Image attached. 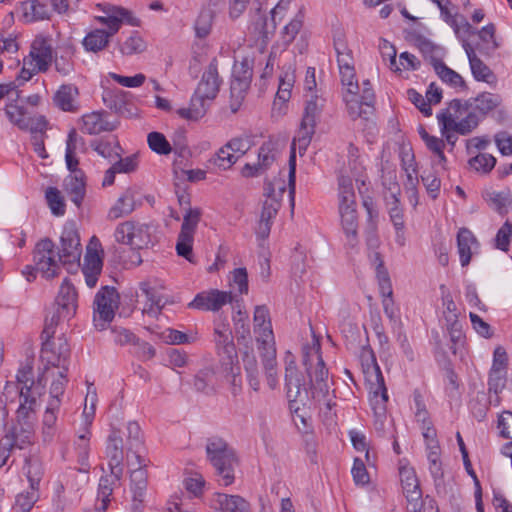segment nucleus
Returning a JSON list of instances; mask_svg holds the SVG:
<instances>
[{"mask_svg":"<svg viewBox=\"0 0 512 512\" xmlns=\"http://www.w3.org/2000/svg\"><path fill=\"white\" fill-rule=\"evenodd\" d=\"M207 459L215 469L218 481L228 486L234 482V466L237 457L233 448L221 437L212 436L207 439Z\"/></svg>","mask_w":512,"mask_h":512,"instance_id":"obj_1","label":"nucleus"},{"mask_svg":"<svg viewBox=\"0 0 512 512\" xmlns=\"http://www.w3.org/2000/svg\"><path fill=\"white\" fill-rule=\"evenodd\" d=\"M127 458L133 454L138 467L132 470L130 474L131 491L135 499L144 497L147 489V470L146 460L140 455L143 447V437L141 428L137 422L131 421L127 424Z\"/></svg>","mask_w":512,"mask_h":512,"instance_id":"obj_2","label":"nucleus"},{"mask_svg":"<svg viewBox=\"0 0 512 512\" xmlns=\"http://www.w3.org/2000/svg\"><path fill=\"white\" fill-rule=\"evenodd\" d=\"M365 355L369 356L372 364L365 371L369 385L370 404L376 418H385L388 393L384 377L371 348H364L362 357H365Z\"/></svg>","mask_w":512,"mask_h":512,"instance_id":"obj_3","label":"nucleus"},{"mask_svg":"<svg viewBox=\"0 0 512 512\" xmlns=\"http://www.w3.org/2000/svg\"><path fill=\"white\" fill-rule=\"evenodd\" d=\"M120 296L117 290L111 286L102 287L94 299V326L98 330H104L114 316L118 308Z\"/></svg>","mask_w":512,"mask_h":512,"instance_id":"obj_4","label":"nucleus"},{"mask_svg":"<svg viewBox=\"0 0 512 512\" xmlns=\"http://www.w3.org/2000/svg\"><path fill=\"white\" fill-rule=\"evenodd\" d=\"M285 386L290 409L297 411L298 402L305 404L309 399L308 391L305 387L303 375L298 371L295 358L291 352L286 353L285 357Z\"/></svg>","mask_w":512,"mask_h":512,"instance_id":"obj_5","label":"nucleus"},{"mask_svg":"<svg viewBox=\"0 0 512 512\" xmlns=\"http://www.w3.org/2000/svg\"><path fill=\"white\" fill-rule=\"evenodd\" d=\"M60 248L57 257L68 271L72 268L77 269L80 266V258L82 253L80 237L73 223L66 224L60 237Z\"/></svg>","mask_w":512,"mask_h":512,"instance_id":"obj_6","label":"nucleus"},{"mask_svg":"<svg viewBox=\"0 0 512 512\" xmlns=\"http://www.w3.org/2000/svg\"><path fill=\"white\" fill-rule=\"evenodd\" d=\"M150 229L147 224L125 221L117 226L115 238L118 243L129 245L135 250L148 248L153 245Z\"/></svg>","mask_w":512,"mask_h":512,"instance_id":"obj_7","label":"nucleus"},{"mask_svg":"<svg viewBox=\"0 0 512 512\" xmlns=\"http://www.w3.org/2000/svg\"><path fill=\"white\" fill-rule=\"evenodd\" d=\"M33 262L36 269L42 273L46 279H53L59 275L60 264L59 257H55V244L48 238L40 239L33 249Z\"/></svg>","mask_w":512,"mask_h":512,"instance_id":"obj_8","label":"nucleus"},{"mask_svg":"<svg viewBox=\"0 0 512 512\" xmlns=\"http://www.w3.org/2000/svg\"><path fill=\"white\" fill-rule=\"evenodd\" d=\"M320 343L316 341L312 347L304 346L302 349V364L309 377V386L327 382L329 371L320 352Z\"/></svg>","mask_w":512,"mask_h":512,"instance_id":"obj_9","label":"nucleus"},{"mask_svg":"<svg viewBox=\"0 0 512 512\" xmlns=\"http://www.w3.org/2000/svg\"><path fill=\"white\" fill-rule=\"evenodd\" d=\"M324 100L320 99L317 95H311V98L306 101L304 114L302 117L300 129L298 131L297 140L300 148H306L315 133L316 122L319 119Z\"/></svg>","mask_w":512,"mask_h":512,"instance_id":"obj_10","label":"nucleus"},{"mask_svg":"<svg viewBox=\"0 0 512 512\" xmlns=\"http://www.w3.org/2000/svg\"><path fill=\"white\" fill-rule=\"evenodd\" d=\"M71 350L67 339L61 336L57 339V343L51 340L42 342L41 359L46 362L44 371H47L50 366L64 369V366L69 368Z\"/></svg>","mask_w":512,"mask_h":512,"instance_id":"obj_11","label":"nucleus"},{"mask_svg":"<svg viewBox=\"0 0 512 512\" xmlns=\"http://www.w3.org/2000/svg\"><path fill=\"white\" fill-rule=\"evenodd\" d=\"M278 9H284L282 3H278L271 10V17H267L262 12L261 3H257L255 7L251 8L253 11L252 19H251V28L253 32L257 35L258 39H261L264 44H267L269 40L275 33L276 30V21L275 14Z\"/></svg>","mask_w":512,"mask_h":512,"instance_id":"obj_12","label":"nucleus"},{"mask_svg":"<svg viewBox=\"0 0 512 512\" xmlns=\"http://www.w3.org/2000/svg\"><path fill=\"white\" fill-rule=\"evenodd\" d=\"M253 77V60L244 57L241 61L235 60L232 69V79L230 84V94L241 99L250 88Z\"/></svg>","mask_w":512,"mask_h":512,"instance_id":"obj_13","label":"nucleus"},{"mask_svg":"<svg viewBox=\"0 0 512 512\" xmlns=\"http://www.w3.org/2000/svg\"><path fill=\"white\" fill-rule=\"evenodd\" d=\"M235 301L232 292L210 289L198 293L194 300L189 303V307L203 311H218L225 304Z\"/></svg>","mask_w":512,"mask_h":512,"instance_id":"obj_14","label":"nucleus"},{"mask_svg":"<svg viewBox=\"0 0 512 512\" xmlns=\"http://www.w3.org/2000/svg\"><path fill=\"white\" fill-rule=\"evenodd\" d=\"M221 84L222 79L218 73V60L213 58L202 74L195 90L196 94L203 95L209 100H214L219 93Z\"/></svg>","mask_w":512,"mask_h":512,"instance_id":"obj_15","label":"nucleus"},{"mask_svg":"<svg viewBox=\"0 0 512 512\" xmlns=\"http://www.w3.org/2000/svg\"><path fill=\"white\" fill-rule=\"evenodd\" d=\"M437 118L439 123L442 125L443 134H445V131L452 130L460 135H468L479 124V119L473 112L468 113V115L459 122L452 119V115L448 113V110H442L437 115Z\"/></svg>","mask_w":512,"mask_h":512,"instance_id":"obj_16","label":"nucleus"},{"mask_svg":"<svg viewBox=\"0 0 512 512\" xmlns=\"http://www.w3.org/2000/svg\"><path fill=\"white\" fill-rule=\"evenodd\" d=\"M106 111H96L86 114L82 117V131L89 135L100 134L101 132L114 131L118 125V121H109Z\"/></svg>","mask_w":512,"mask_h":512,"instance_id":"obj_17","label":"nucleus"},{"mask_svg":"<svg viewBox=\"0 0 512 512\" xmlns=\"http://www.w3.org/2000/svg\"><path fill=\"white\" fill-rule=\"evenodd\" d=\"M57 310H59L64 317H72L77 309V292L75 287L66 278L59 290L55 300Z\"/></svg>","mask_w":512,"mask_h":512,"instance_id":"obj_18","label":"nucleus"},{"mask_svg":"<svg viewBox=\"0 0 512 512\" xmlns=\"http://www.w3.org/2000/svg\"><path fill=\"white\" fill-rule=\"evenodd\" d=\"M127 427L125 430L112 428L106 441V457L110 460H124V454L127 453Z\"/></svg>","mask_w":512,"mask_h":512,"instance_id":"obj_19","label":"nucleus"},{"mask_svg":"<svg viewBox=\"0 0 512 512\" xmlns=\"http://www.w3.org/2000/svg\"><path fill=\"white\" fill-rule=\"evenodd\" d=\"M213 505L221 512H249L250 510L249 502L243 497L224 493L214 495Z\"/></svg>","mask_w":512,"mask_h":512,"instance_id":"obj_20","label":"nucleus"},{"mask_svg":"<svg viewBox=\"0 0 512 512\" xmlns=\"http://www.w3.org/2000/svg\"><path fill=\"white\" fill-rule=\"evenodd\" d=\"M234 308L236 313L233 315L234 332L239 343L248 344L251 341L249 317L243 310V300L236 299Z\"/></svg>","mask_w":512,"mask_h":512,"instance_id":"obj_21","label":"nucleus"},{"mask_svg":"<svg viewBox=\"0 0 512 512\" xmlns=\"http://www.w3.org/2000/svg\"><path fill=\"white\" fill-rule=\"evenodd\" d=\"M136 194V189L131 187L127 188L117 199L116 203L110 208L108 218L110 220H116L131 214L136 207Z\"/></svg>","mask_w":512,"mask_h":512,"instance_id":"obj_22","label":"nucleus"},{"mask_svg":"<svg viewBox=\"0 0 512 512\" xmlns=\"http://www.w3.org/2000/svg\"><path fill=\"white\" fill-rule=\"evenodd\" d=\"M479 246L474 234L468 228H461L457 233V248L460 257V262L463 267L468 266L471 257L472 249Z\"/></svg>","mask_w":512,"mask_h":512,"instance_id":"obj_23","label":"nucleus"},{"mask_svg":"<svg viewBox=\"0 0 512 512\" xmlns=\"http://www.w3.org/2000/svg\"><path fill=\"white\" fill-rule=\"evenodd\" d=\"M463 48L469 59L474 78L477 81L490 83V78H494L492 70L476 55L474 48L466 40H463Z\"/></svg>","mask_w":512,"mask_h":512,"instance_id":"obj_24","label":"nucleus"},{"mask_svg":"<svg viewBox=\"0 0 512 512\" xmlns=\"http://www.w3.org/2000/svg\"><path fill=\"white\" fill-rule=\"evenodd\" d=\"M64 190L70 195V200L79 208L85 197V173L77 171L76 174L68 175L64 180Z\"/></svg>","mask_w":512,"mask_h":512,"instance_id":"obj_25","label":"nucleus"},{"mask_svg":"<svg viewBox=\"0 0 512 512\" xmlns=\"http://www.w3.org/2000/svg\"><path fill=\"white\" fill-rule=\"evenodd\" d=\"M400 480L407 500H421L422 491L415 470L411 467L399 468Z\"/></svg>","mask_w":512,"mask_h":512,"instance_id":"obj_26","label":"nucleus"},{"mask_svg":"<svg viewBox=\"0 0 512 512\" xmlns=\"http://www.w3.org/2000/svg\"><path fill=\"white\" fill-rule=\"evenodd\" d=\"M254 330L260 334V341L274 340L269 309L266 305H258L254 310Z\"/></svg>","mask_w":512,"mask_h":512,"instance_id":"obj_27","label":"nucleus"},{"mask_svg":"<svg viewBox=\"0 0 512 512\" xmlns=\"http://www.w3.org/2000/svg\"><path fill=\"white\" fill-rule=\"evenodd\" d=\"M78 88L73 84H63L59 87L53 97L55 105L63 111L74 112L77 106L74 105V100L78 96Z\"/></svg>","mask_w":512,"mask_h":512,"instance_id":"obj_28","label":"nucleus"},{"mask_svg":"<svg viewBox=\"0 0 512 512\" xmlns=\"http://www.w3.org/2000/svg\"><path fill=\"white\" fill-rule=\"evenodd\" d=\"M352 98H345L349 116L352 120L363 119L372 124V117L374 116V105L364 103L362 99H358L356 94H351Z\"/></svg>","mask_w":512,"mask_h":512,"instance_id":"obj_29","label":"nucleus"},{"mask_svg":"<svg viewBox=\"0 0 512 512\" xmlns=\"http://www.w3.org/2000/svg\"><path fill=\"white\" fill-rule=\"evenodd\" d=\"M209 99L203 95L196 94L194 92L191 97L188 108H180L177 110V114L186 120L197 121L202 118L207 112L206 101Z\"/></svg>","mask_w":512,"mask_h":512,"instance_id":"obj_30","label":"nucleus"},{"mask_svg":"<svg viewBox=\"0 0 512 512\" xmlns=\"http://www.w3.org/2000/svg\"><path fill=\"white\" fill-rule=\"evenodd\" d=\"M217 355L224 372L235 377V375L238 374L240 370L235 344L228 345L227 347L217 348Z\"/></svg>","mask_w":512,"mask_h":512,"instance_id":"obj_31","label":"nucleus"},{"mask_svg":"<svg viewBox=\"0 0 512 512\" xmlns=\"http://www.w3.org/2000/svg\"><path fill=\"white\" fill-rule=\"evenodd\" d=\"M432 65L435 72L443 82H446L454 87H461L467 89V84L462 76L451 68L447 67L445 63L436 57H432Z\"/></svg>","mask_w":512,"mask_h":512,"instance_id":"obj_32","label":"nucleus"},{"mask_svg":"<svg viewBox=\"0 0 512 512\" xmlns=\"http://www.w3.org/2000/svg\"><path fill=\"white\" fill-rule=\"evenodd\" d=\"M343 230L347 237V244L354 248L357 245V213L356 209L339 211Z\"/></svg>","mask_w":512,"mask_h":512,"instance_id":"obj_33","label":"nucleus"},{"mask_svg":"<svg viewBox=\"0 0 512 512\" xmlns=\"http://www.w3.org/2000/svg\"><path fill=\"white\" fill-rule=\"evenodd\" d=\"M110 38L104 29H95L89 32L83 39L85 50L97 53L109 44Z\"/></svg>","mask_w":512,"mask_h":512,"instance_id":"obj_34","label":"nucleus"},{"mask_svg":"<svg viewBox=\"0 0 512 512\" xmlns=\"http://www.w3.org/2000/svg\"><path fill=\"white\" fill-rule=\"evenodd\" d=\"M388 189L391 193L392 199V202L390 203L391 207L389 209V215L395 229L401 231L404 229V220L402 210L399 207L400 202L397 198V194L400 193V188L396 182H390Z\"/></svg>","mask_w":512,"mask_h":512,"instance_id":"obj_35","label":"nucleus"},{"mask_svg":"<svg viewBox=\"0 0 512 512\" xmlns=\"http://www.w3.org/2000/svg\"><path fill=\"white\" fill-rule=\"evenodd\" d=\"M20 427H12L5 435L11 437V442L14 448L23 449L25 445L31 444L33 435L32 425H19Z\"/></svg>","mask_w":512,"mask_h":512,"instance_id":"obj_36","label":"nucleus"},{"mask_svg":"<svg viewBox=\"0 0 512 512\" xmlns=\"http://www.w3.org/2000/svg\"><path fill=\"white\" fill-rule=\"evenodd\" d=\"M214 16L215 10L211 8V3L200 11L195 22V32L198 38H205L210 33Z\"/></svg>","mask_w":512,"mask_h":512,"instance_id":"obj_37","label":"nucleus"},{"mask_svg":"<svg viewBox=\"0 0 512 512\" xmlns=\"http://www.w3.org/2000/svg\"><path fill=\"white\" fill-rule=\"evenodd\" d=\"M103 102L107 108L114 111L119 115H125L126 109V96L122 90L106 91L103 94Z\"/></svg>","mask_w":512,"mask_h":512,"instance_id":"obj_38","label":"nucleus"},{"mask_svg":"<svg viewBox=\"0 0 512 512\" xmlns=\"http://www.w3.org/2000/svg\"><path fill=\"white\" fill-rule=\"evenodd\" d=\"M260 343L259 350L262 357V362L265 371L276 370V349L274 347V340L257 339Z\"/></svg>","mask_w":512,"mask_h":512,"instance_id":"obj_39","label":"nucleus"},{"mask_svg":"<svg viewBox=\"0 0 512 512\" xmlns=\"http://www.w3.org/2000/svg\"><path fill=\"white\" fill-rule=\"evenodd\" d=\"M304 22V12L301 10L295 17L284 26L282 30V40L285 45L291 44L296 38L297 34L301 31Z\"/></svg>","mask_w":512,"mask_h":512,"instance_id":"obj_40","label":"nucleus"},{"mask_svg":"<svg viewBox=\"0 0 512 512\" xmlns=\"http://www.w3.org/2000/svg\"><path fill=\"white\" fill-rule=\"evenodd\" d=\"M140 290L143 295H145L149 304V308H144V312L148 314L156 315L164 306V302H162V297L158 295L157 291L150 287L148 283H141Z\"/></svg>","mask_w":512,"mask_h":512,"instance_id":"obj_41","label":"nucleus"},{"mask_svg":"<svg viewBox=\"0 0 512 512\" xmlns=\"http://www.w3.org/2000/svg\"><path fill=\"white\" fill-rule=\"evenodd\" d=\"M215 372L212 368L200 370L194 378V387L197 391L209 393L214 389Z\"/></svg>","mask_w":512,"mask_h":512,"instance_id":"obj_42","label":"nucleus"},{"mask_svg":"<svg viewBox=\"0 0 512 512\" xmlns=\"http://www.w3.org/2000/svg\"><path fill=\"white\" fill-rule=\"evenodd\" d=\"M473 101L476 103L475 109L483 115H486L488 112L492 111L500 105L501 98L497 94L484 92L474 98Z\"/></svg>","mask_w":512,"mask_h":512,"instance_id":"obj_43","label":"nucleus"},{"mask_svg":"<svg viewBox=\"0 0 512 512\" xmlns=\"http://www.w3.org/2000/svg\"><path fill=\"white\" fill-rule=\"evenodd\" d=\"M485 199L500 215H505L508 212L507 206L511 204L509 192L504 191L488 192Z\"/></svg>","mask_w":512,"mask_h":512,"instance_id":"obj_44","label":"nucleus"},{"mask_svg":"<svg viewBox=\"0 0 512 512\" xmlns=\"http://www.w3.org/2000/svg\"><path fill=\"white\" fill-rule=\"evenodd\" d=\"M201 215L202 212L199 208L189 207L183 217V223L181 225V231L179 234H185L194 237V233L200 221Z\"/></svg>","mask_w":512,"mask_h":512,"instance_id":"obj_45","label":"nucleus"},{"mask_svg":"<svg viewBox=\"0 0 512 512\" xmlns=\"http://www.w3.org/2000/svg\"><path fill=\"white\" fill-rule=\"evenodd\" d=\"M306 389L308 391L309 399L305 401L304 405H306L310 399H314L318 401H325V405L329 410H331L332 407L335 406V403L332 402L331 399H328L330 390L328 382L313 384L312 386H309V388Z\"/></svg>","mask_w":512,"mask_h":512,"instance_id":"obj_46","label":"nucleus"},{"mask_svg":"<svg viewBox=\"0 0 512 512\" xmlns=\"http://www.w3.org/2000/svg\"><path fill=\"white\" fill-rule=\"evenodd\" d=\"M471 168L482 174H488L496 165V158L488 153H479L469 160Z\"/></svg>","mask_w":512,"mask_h":512,"instance_id":"obj_47","label":"nucleus"},{"mask_svg":"<svg viewBox=\"0 0 512 512\" xmlns=\"http://www.w3.org/2000/svg\"><path fill=\"white\" fill-rule=\"evenodd\" d=\"M149 148L160 155H167L172 151V145L160 132H150L147 137Z\"/></svg>","mask_w":512,"mask_h":512,"instance_id":"obj_48","label":"nucleus"},{"mask_svg":"<svg viewBox=\"0 0 512 512\" xmlns=\"http://www.w3.org/2000/svg\"><path fill=\"white\" fill-rule=\"evenodd\" d=\"M172 151L178 156V158L188 159L191 155L188 149L186 132L184 129L175 131L172 136Z\"/></svg>","mask_w":512,"mask_h":512,"instance_id":"obj_49","label":"nucleus"},{"mask_svg":"<svg viewBox=\"0 0 512 512\" xmlns=\"http://www.w3.org/2000/svg\"><path fill=\"white\" fill-rule=\"evenodd\" d=\"M46 199L52 213L56 216H62L65 213V203L60 191L55 187H49L46 190Z\"/></svg>","mask_w":512,"mask_h":512,"instance_id":"obj_50","label":"nucleus"},{"mask_svg":"<svg viewBox=\"0 0 512 512\" xmlns=\"http://www.w3.org/2000/svg\"><path fill=\"white\" fill-rule=\"evenodd\" d=\"M102 267V257L99 255L97 250H92L90 249V247H88L84 258V266L82 268L83 273L100 274L102 271Z\"/></svg>","mask_w":512,"mask_h":512,"instance_id":"obj_51","label":"nucleus"},{"mask_svg":"<svg viewBox=\"0 0 512 512\" xmlns=\"http://www.w3.org/2000/svg\"><path fill=\"white\" fill-rule=\"evenodd\" d=\"M5 114L10 122L17 125L20 129H28L29 123L24 118V107L15 105L13 103L7 104L5 107Z\"/></svg>","mask_w":512,"mask_h":512,"instance_id":"obj_52","label":"nucleus"},{"mask_svg":"<svg viewBox=\"0 0 512 512\" xmlns=\"http://www.w3.org/2000/svg\"><path fill=\"white\" fill-rule=\"evenodd\" d=\"M238 159L239 156H236L234 153L229 151V149L224 145L210 161L220 169L227 170L231 168Z\"/></svg>","mask_w":512,"mask_h":512,"instance_id":"obj_53","label":"nucleus"},{"mask_svg":"<svg viewBox=\"0 0 512 512\" xmlns=\"http://www.w3.org/2000/svg\"><path fill=\"white\" fill-rule=\"evenodd\" d=\"M446 320L449 322L448 333L452 342L450 349L456 353L457 345L462 342L464 337L462 325L457 319V314H453V318L447 317Z\"/></svg>","mask_w":512,"mask_h":512,"instance_id":"obj_54","label":"nucleus"},{"mask_svg":"<svg viewBox=\"0 0 512 512\" xmlns=\"http://www.w3.org/2000/svg\"><path fill=\"white\" fill-rule=\"evenodd\" d=\"M113 482L107 477H101L99 480V486H98V498L101 499V506L97 507L96 509H100L101 511H106L109 503H110V496L113 493Z\"/></svg>","mask_w":512,"mask_h":512,"instance_id":"obj_55","label":"nucleus"},{"mask_svg":"<svg viewBox=\"0 0 512 512\" xmlns=\"http://www.w3.org/2000/svg\"><path fill=\"white\" fill-rule=\"evenodd\" d=\"M379 51L383 60H389L391 70L395 72L401 71L396 61L397 51L393 44H391L388 40L381 38L379 43Z\"/></svg>","mask_w":512,"mask_h":512,"instance_id":"obj_56","label":"nucleus"},{"mask_svg":"<svg viewBox=\"0 0 512 512\" xmlns=\"http://www.w3.org/2000/svg\"><path fill=\"white\" fill-rule=\"evenodd\" d=\"M39 495L35 491H27L26 493H20L16 497V502L14 505L15 512H29L36 501L38 500Z\"/></svg>","mask_w":512,"mask_h":512,"instance_id":"obj_57","label":"nucleus"},{"mask_svg":"<svg viewBox=\"0 0 512 512\" xmlns=\"http://www.w3.org/2000/svg\"><path fill=\"white\" fill-rule=\"evenodd\" d=\"M157 336L164 343L171 345L190 343V338L187 334L172 328L165 329L163 332L158 333Z\"/></svg>","mask_w":512,"mask_h":512,"instance_id":"obj_58","label":"nucleus"},{"mask_svg":"<svg viewBox=\"0 0 512 512\" xmlns=\"http://www.w3.org/2000/svg\"><path fill=\"white\" fill-rule=\"evenodd\" d=\"M91 147L102 157L108 158L110 160L115 159V157H119V152L117 150H122L118 141H116L115 146L113 147L110 142L104 141H93L91 143Z\"/></svg>","mask_w":512,"mask_h":512,"instance_id":"obj_59","label":"nucleus"},{"mask_svg":"<svg viewBox=\"0 0 512 512\" xmlns=\"http://www.w3.org/2000/svg\"><path fill=\"white\" fill-rule=\"evenodd\" d=\"M505 384L506 371H497L496 369H491L488 379L489 393H494L495 395L501 393L502 390L505 388Z\"/></svg>","mask_w":512,"mask_h":512,"instance_id":"obj_60","label":"nucleus"},{"mask_svg":"<svg viewBox=\"0 0 512 512\" xmlns=\"http://www.w3.org/2000/svg\"><path fill=\"white\" fill-rule=\"evenodd\" d=\"M61 319H70V317H64L57 309L50 318L45 319L44 329L41 333L42 342L53 339L55 329Z\"/></svg>","mask_w":512,"mask_h":512,"instance_id":"obj_61","label":"nucleus"},{"mask_svg":"<svg viewBox=\"0 0 512 512\" xmlns=\"http://www.w3.org/2000/svg\"><path fill=\"white\" fill-rule=\"evenodd\" d=\"M144 49V41L137 33L127 38V40L120 45V51L123 55L141 53Z\"/></svg>","mask_w":512,"mask_h":512,"instance_id":"obj_62","label":"nucleus"},{"mask_svg":"<svg viewBox=\"0 0 512 512\" xmlns=\"http://www.w3.org/2000/svg\"><path fill=\"white\" fill-rule=\"evenodd\" d=\"M511 237H512V224L509 221H506L496 234L495 247L504 252L508 251Z\"/></svg>","mask_w":512,"mask_h":512,"instance_id":"obj_63","label":"nucleus"},{"mask_svg":"<svg viewBox=\"0 0 512 512\" xmlns=\"http://www.w3.org/2000/svg\"><path fill=\"white\" fill-rule=\"evenodd\" d=\"M192 243H193V237L190 235L185 234H179L177 243H176V251L177 254L185 259H187L189 262H193L192 260Z\"/></svg>","mask_w":512,"mask_h":512,"instance_id":"obj_64","label":"nucleus"}]
</instances>
